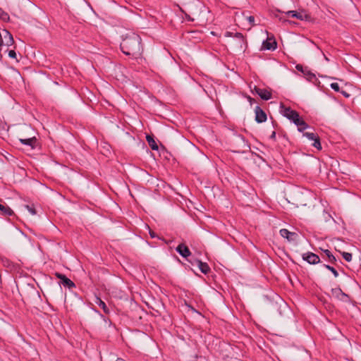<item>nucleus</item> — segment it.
<instances>
[{
	"mask_svg": "<svg viewBox=\"0 0 361 361\" xmlns=\"http://www.w3.org/2000/svg\"><path fill=\"white\" fill-rule=\"evenodd\" d=\"M261 89H262V88H259V87H256V86H255V87H254V91H255V92L256 94H258V92H259V90H260Z\"/></svg>",
	"mask_w": 361,
	"mask_h": 361,
	"instance_id": "nucleus-31",
	"label": "nucleus"
},
{
	"mask_svg": "<svg viewBox=\"0 0 361 361\" xmlns=\"http://www.w3.org/2000/svg\"><path fill=\"white\" fill-rule=\"evenodd\" d=\"M149 234H150L152 238H155V236H156V235H155V233L154 232L150 231Z\"/></svg>",
	"mask_w": 361,
	"mask_h": 361,
	"instance_id": "nucleus-35",
	"label": "nucleus"
},
{
	"mask_svg": "<svg viewBox=\"0 0 361 361\" xmlns=\"http://www.w3.org/2000/svg\"><path fill=\"white\" fill-rule=\"evenodd\" d=\"M342 256L346 262H350L353 258L352 254L350 252H343Z\"/></svg>",
	"mask_w": 361,
	"mask_h": 361,
	"instance_id": "nucleus-23",
	"label": "nucleus"
},
{
	"mask_svg": "<svg viewBox=\"0 0 361 361\" xmlns=\"http://www.w3.org/2000/svg\"><path fill=\"white\" fill-rule=\"evenodd\" d=\"M296 68H297L298 71H302V66H300V65H298V66H296Z\"/></svg>",
	"mask_w": 361,
	"mask_h": 361,
	"instance_id": "nucleus-34",
	"label": "nucleus"
},
{
	"mask_svg": "<svg viewBox=\"0 0 361 361\" xmlns=\"http://www.w3.org/2000/svg\"><path fill=\"white\" fill-rule=\"evenodd\" d=\"M234 34L235 33H233L231 32H226L225 33V37H234Z\"/></svg>",
	"mask_w": 361,
	"mask_h": 361,
	"instance_id": "nucleus-29",
	"label": "nucleus"
},
{
	"mask_svg": "<svg viewBox=\"0 0 361 361\" xmlns=\"http://www.w3.org/2000/svg\"><path fill=\"white\" fill-rule=\"evenodd\" d=\"M324 267L331 271L335 277L338 276V272L333 267L328 264H324Z\"/></svg>",
	"mask_w": 361,
	"mask_h": 361,
	"instance_id": "nucleus-21",
	"label": "nucleus"
},
{
	"mask_svg": "<svg viewBox=\"0 0 361 361\" xmlns=\"http://www.w3.org/2000/svg\"><path fill=\"white\" fill-rule=\"evenodd\" d=\"M120 47L123 54L134 57L140 55L142 50L141 38L135 33L127 35L123 39Z\"/></svg>",
	"mask_w": 361,
	"mask_h": 361,
	"instance_id": "nucleus-1",
	"label": "nucleus"
},
{
	"mask_svg": "<svg viewBox=\"0 0 361 361\" xmlns=\"http://www.w3.org/2000/svg\"><path fill=\"white\" fill-rule=\"evenodd\" d=\"M0 211L1 213L6 216H11L13 214V210L7 206L2 200H0Z\"/></svg>",
	"mask_w": 361,
	"mask_h": 361,
	"instance_id": "nucleus-12",
	"label": "nucleus"
},
{
	"mask_svg": "<svg viewBox=\"0 0 361 361\" xmlns=\"http://www.w3.org/2000/svg\"><path fill=\"white\" fill-rule=\"evenodd\" d=\"M25 207L32 215H35L37 214V212L33 206L26 205Z\"/></svg>",
	"mask_w": 361,
	"mask_h": 361,
	"instance_id": "nucleus-24",
	"label": "nucleus"
},
{
	"mask_svg": "<svg viewBox=\"0 0 361 361\" xmlns=\"http://www.w3.org/2000/svg\"><path fill=\"white\" fill-rule=\"evenodd\" d=\"M341 93L345 97H350V94L348 93H347L346 92H345V91H342Z\"/></svg>",
	"mask_w": 361,
	"mask_h": 361,
	"instance_id": "nucleus-32",
	"label": "nucleus"
},
{
	"mask_svg": "<svg viewBox=\"0 0 361 361\" xmlns=\"http://www.w3.org/2000/svg\"><path fill=\"white\" fill-rule=\"evenodd\" d=\"M324 252L326 254V257L329 259V261L332 264H336V258L331 254V252L329 250H324Z\"/></svg>",
	"mask_w": 361,
	"mask_h": 361,
	"instance_id": "nucleus-18",
	"label": "nucleus"
},
{
	"mask_svg": "<svg viewBox=\"0 0 361 361\" xmlns=\"http://www.w3.org/2000/svg\"><path fill=\"white\" fill-rule=\"evenodd\" d=\"M2 34L4 37V44L8 47L13 45L14 43V39L12 35L7 30H3Z\"/></svg>",
	"mask_w": 361,
	"mask_h": 361,
	"instance_id": "nucleus-10",
	"label": "nucleus"
},
{
	"mask_svg": "<svg viewBox=\"0 0 361 361\" xmlns=\"http://www.w3.org/2000/svg\"><path fill=\"white\" fill-rule=\"evenodd\" d=\"M276 137V132L275 131H273L271 136H270V138L271 139H274Z\"/></svg>",
	"mask_w": 361,
	"mask_h": 361,
	"instance_id": "nucleus-33",
	"label": "nucleus"
},
{
	"mask_svg": "<svg viewBox=\"0 0 361 361\" xmlns=\"http://www.w3.org/2000/svg\"><path fill=\"white\" fill-rule=\"evenodd\" d=\"M176 250L183 257H188L191 255V252L185 244H180L176 248Z\"/></svg>",
	"mask_w": 361,
	"mask_h": 361,
	"instance_id": "nucleus-9",
	"label": "nucleus"
},
{
	"mask_svg": "<svg viewBox=\"0 0 361 361\" xmlns=\"http://www.w3.org/2000/svg\"><path fill=\"white\" fill-rule=\"evenodd\" d=\"M303 136L306 137L308 140L314 141L318 135L314 133L306 132L303 133Z\"/></svg>",
	"mask_w": 361,
	"mask_h": 361,
	"instance_id": "nucleus-19",
	"label": "nucleus"
},
{
	"mask_svg": "<svg viewBox=\"0 0 361 361\" xmlns=\"http://www.w3.org/2000/svg\"><path fill=\"white\" fill-rule=\"evenodd\" d=\"M276 48V42L275 41L270 42L265 40L262 43V49L266 50H274Z\"/></svg>",
	"mask_w": 361,
	"mask_h": 361,
	"instance_id": "nucleus-14",
	"label": "nucleus"
},
{
	"mask_svg": "<svg viewBox=\"0 0 361 361\" xmlns=\"http://www.w3.org/2000/svg\"><path fill=\"white\" fill-rule=\"evenodd\" d=\"M255 121L259 123H263L267 120L266 113L259 106H257L255 109Z\"/></svg>",
	"mask_w": 361,
	"mask_h": 361,
	"instance_id": "nucleus-6",
	"label": "nucleus"
},
{
	"mask_svg": "<svg viewBox=\"0 0 361 361\" xmlns=\"http://www.w3.org/2000/svg\"><path fill=\"white\" fill-rule=\"evenodd\" d=\"M330 87L336 92H340L339 85L337 82H333L330 85Z\"/></svg>",
	"mask_w": 361,
	"mask_h": 361,
	"instance_id": "nucleus-25",
	"label": "nucleus"
},
{
	"mask_svg": "<svg viewBox=\"0 0 361 361\" xmlns=\"http://www.w3.org/2000/svg\"><path fill=\"white\" fill-rule=\"evenodd\" d=\"M258 95L264 100H269L271 97V93L267 89H261Z\"/></svg>",
	"mask_w": 361,
	"mask_h": 361,
	"instance_id": "nucleus-15",
	"label": "nucleus"
},
{
	"mask_svg": "<svg viewBox=\"0 0 361 361\" xmlns=\"http://www.w3.org/2000/svg\"><path fill=\"white\" fill-rule=\"evenodd\" d=\"M308 79L310 80H312V79H314L316 78L315 75L313 73H308Z\"/></svg>",
	"mask_w": 361,
	"mask_h": 361,
	"instance_id": "nucleus-30",
	"label": "nucleus"
},
{
	"mask_svg": "<svg viewBox=\"0 0 361 361\" xmlns=\"http://www.w3.org/2000/svg\"><path fill=\"white\" fill-rule=\"evenodd\" d=\"M95 302L104 310V312L106 314H108L109 312V310L107 307L106 305L99 298H96Z\"/></svg>",
	"mask_w": 361,
	"mask_h": 361,
	"instance_id": "nucleus-17",
	"label": "nucleus"
},
{
	"mask_svg": "<svg viewBox=\"0 0 361 361\" xmlns=\"http://www.w3.org/2000/svg\"><path fill=\"white\" fill-rule=\"evenodd\" d=\"M233 47L239 51H244L247 47V42L244 36L240 32H235L234 34Z\"/></svg>",
	"mask_w": 361,
	"mask_h": 361,
	"instance_id": "nucleus-3",
	"label": "nucleus"
},
{
	"mask_svg": "<svg viewBox=\"0 0 361 361\" xmlns=\"http://www.w3.org/2000/svg\"><path fill=\"white\" fill-rule=\"evenodd\" d=\"M281 109H283V116L292 121L298 126L300 132H303L305 129L309 128V125L300 117L297 111L292 110L289 107H285L284 106H281Z\"/></svg>",
	"mask_w": 361,
	"mask_h": 361,
	"instance_id": "nucleus-2",
	"label": "nucleus"
},
{
	"mask_svg": "<svg viewBox=\"0 0 361 361\" xmlns=\"http://www.w3.org/2000/svg\"><path fill=\"white\" fill-rule=\"evenodd\" d=\"M8 56L12 59H16V53L14 50H10L8 51Z\"/></svg>",
	"mask_w": 361,
	"mask_h": 361,
	"instance_id": "nucleus-27",
	"label": "nucleus"
},
{
	"mask_svg": "<svg viewBox=\"0 0 361 361\" xmlns=\"http://www.w3.org/2000/svg\"><path fill=\"white\" fill-rule=\"evenodd\" d=\"M4 44V37L2 32H0V47Z\"/></svg>",
	"mask_w": 361,
	"mask_h": 361,
	"instance_id": "nucleus-28",
	"label": "nucleus"
},
{
	"mask_svg": "<svg viewBox=\"0 0 361 361\" xmlns=\"http://www.w3.org/2000/svg\"><path fill=\"white\" fill-rule=\"evenodd\" d=\"M0 18L4 21L9 20V16L7 13L4 12L1 8H0Z\"/></svg>",
	"mask_w": 361,
	"mask_h": 361,
	"instance_id": "nucleus-20",
	"label": "nucleus"
},
{
	"mask_svg": "<svg viewBox=\"0 0 361 361\" xmlns=\"http://www.w3.org/2000/svg\"><path fill=\"white\" fill-rule=\"evenodd\" d=\"M195 263L203 274H207L210 271V268L206 262H202L199 259H196Z\"/></svg>",
	"mask_w": 361,
	"mask_h": 361,
	"instance_id": "nucleus-13",
	"label": "nucleus"
},
{
	"mask_svg": "<svg viewBox=\"0 0 361 361\" xmlns=\"http://www.w3.org/2000/svg\"><path fill=\"white\" fill-rule=\"evenodd\" d=\"M55 276L57 279H60V283L64 287H67L68 288H71L75 287V283L69 279H68L64 274H62L59 272L55 273Z\"/></svg>",
	"mask_w": 361,
	"mask_h": 361,
	"instance_id": "nucleus-4",
	"label": "nucleus"
},
{
	"mask_svg": "<svg viewBox=\"0 0 361 361\" xmlns=\"http://www.w3.org/2000/svg\"><path fill=\"white\" fill-rule=\"evenodd\" d=\"M19 141L24 145L30 146L31 149H34L37 142V139L35 137H30V138H20Z\"/></svg>",
	"mask_w": 361,
	"mask_h": 361,
	"instance_id": "nucleus-11",
	"label": "nucleus"
},
{
	"mask_svg": "<svg viewBox=\"0 0 361 361\" xmlns=\"http://www.w3.org/2000/svg\"><path fill=\"white\" fill-rule=\"evenodd\" d=\"M280 235L286 238L288 241H295L298 237V234L294 232H290L286 228H282L279 231Z\"/></svg>",
	"mask_w": 361,
	"mask_h": 361,
	"instance_id": "nucleus-7",
	"label": "nucleus"
},
{
	"mask_svg": "<svg viewBox=\"0 0 361 361\" xmlns=\"http://www.w3.org/2000/svg\"><path fill=\"white\" fill-rule=\"evenodd\" d=\"M302 259L311 264H317L320 262L319 256L313 252H307L303 254Z\"/></svg>",
	"mask_w": 361,
	"mask_h": 361,
	"instance_id": "nucleus-5",
	"label": "nucleus"
},
{
	"mask_svg": "<svg viewBox=\"0 0 361 361\" xmlns=\"http://www.w3.org/2000/svg\"><path fill=\"white\" fill-rule=\"evenodd\" d=\"M146 139H147V141L149 147L153 150H158V149H159L158 145H157V144L156 143L155 140H154V138L152 136L147 135Z\"/></svg>",
	"mask_w": 361,
	"mask_h": 361,
	"instance_id": "nucleus-16",
	"label": "nucleus"
},
{
	"mask_svg": "<svg viewBox=\"0 0 361 361\" xmlns=\"http://www.w3.org/2000/svg\"><path fill=\"white\" fill-rule=\"evenodd\" d=\"M323 55H324V59L326 61H329V58L323 53Z\"/></svg>",
	"mask_w": 361,
	"mask_h": 361,
	"instance_id": "nucleus-36",
	"label": "nucleus"
},
{
	"mask_svg": "<svg viewBox=\"0 0 361 361\" xmlns=\"http://www.w3.org/2000/svg\"><path fill=\"white\" fill-rule=\"evenodd\" d=\"M246 19L247 20L249 23L251 25V26L255 25V17L254 16H247L246 18Z\"/></svg>",
	"mask_w": 361,
	"mask_h": 361,
	"instance_id": "nucleus-26",
	"label": "nucleus"
},
{
	"mask_svg": "<svg viewBox=\"0 0 361 361\" xmlns=\"http://www.w3.org/2000/svg\"><path fill=\"white\" fill-rule=\"evenodd\" d=\"M286 15L288 16H291L293 18H296L297 19H299V20H308L310 18V16L303 13V12H297L295 11H288L287 12H286Z\"/></svg>",
	"mask_w": 361,
	"mask_h": 361,
	"instance_id": "nucleus-8",
	"label": "nucleus"
},
{
	"mask_svg": "<svg viewBox=\"0 0 361 361\" xmlns=\"http://www.w3.org/2000/svg\"><path fill=\"white\" fill-rule=\"evenodd\" d=\"M312 146H314L317 149L320 150L322 149V145L319 140V137H317V138L314 140V142L312 144Z\"/></svg>",
	"mask_w": 361,
	"mask_h": 361,
	"instance_id": "nucleus-22",
	"label": "nucleus"
},
{
	"mask_svg": "<svg viewBox=\"0 0 361 361\" xmlns=\"http://www.w3.org/2000/svg\"><path fill=\"white\" fill-rule=\"evenodd\" d=\"M116 361H126V360H123L121 358H118Z\"/></svg>",
	"mask_w": 361,
	"mask_h": 361,
	"instance_id": "nucleus-37",
	"label": "nucleus"
}]
</instances>
